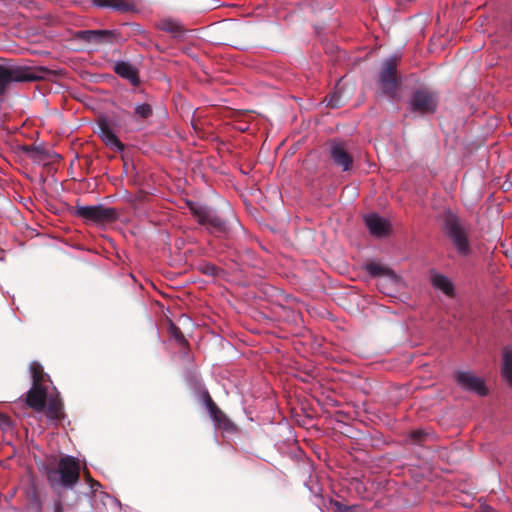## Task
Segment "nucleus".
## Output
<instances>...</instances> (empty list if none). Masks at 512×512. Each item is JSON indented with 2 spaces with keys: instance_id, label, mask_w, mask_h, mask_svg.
Segmentation results:
<instances>
[{
  "instance_id": "obj_1",
  "label": "nucleus",
  "mask_w": 512,
  "mask_h": 512,
  "mask_svg": "<svg viewBox=\"0 0 512 512\" xmlns=\"http://www.w3.org/2000/svg\"><path fill=\"white\" fill-rule=\"evenodd\" d=\"M47 481L53 490L72 489L80 479V463L73 456L61 457L55 467L47 469Z\"/></svg>"
},
{
  "instance_id": "obj_2",
  "label": "nucleus",
  "mask_w": 512,
  "mask_h": 512,
  "mask_svg": "<svg viewBox=\"0 0 512 512\" xmlns=\"http://www.w3.org/2000/svg\"><path fill=\"white\" fill-rule=\"evenodd\" d=\"M98 134L104 144L117 152H124L125 144L122 138L128 133L124 117L101 118L98 120Z\"/></svg>"
},
{
  "instance_id": "obj_3",
  "label": "nucleus",
  "mask_w": 512,
  "mask_h": 512,
  "mask_svg": "<svg viewBox=\"0 0 512 512\" xmlns=\"http://www.w3.org/2000/svg\"><path fill=\"white\" fill-rule=\"evenodd\" d=\"M73 213L85 223L96 225L110 224L119 216V211L116 208L103 205H76Z\"/></svg>"
},
{
  "instance_id": "obj_4",
  "label": "nucleus",
  "mask_w": 512,
  "mask_h": 512,
  "mask_svg": "<svg viewBox=\"0 0 512 512\" xmlns=\"http://www.w3.org/2000/svg\"><path fill=\"white\" fill-rule=\"evenodd\" d=\"M41 77L27 66L0 64V96H3L13 82H31Z\"/></svg>"
},
{
  "instance_id": "obj_5",
  "label": "nucleus",
  "mask_w": 512,
  "mask_h": 512,
  "mask_svg": "<svg viewBox=\"0 0 512 512\" xmlns=\"http://www.w3.org/2000/svg\"><path fill=\"white\" fill-rule=\"evenodd\" d=\"M48 387L32 385L30 389L19 398L20 402L35 412H44L48 398Z\"/></svg>"
},
{
  "instance_id": "obj_6",
  "label": "nucleus",
  "mask_w": 512,
  "mask_h": 512,
  "mask_svg": "<svg viewBox=\"0 0 512 512\" xmlns=\"http://www.w3.org/2000/svg\"><path fill=\"white\" fill-rule=\"evenodd\" d=\"M397 58L393 57L386 60L380 73V86L384 93L393 95L398 86L396 76Z\"/></svg>"
},
{
  "instance_id": "obj_7",
  "label": "nucleus",
  "mask_w": 512,
  "mask_h": 512,
  "mask_svg": "<svg viewBox=\"0 0 512 512\" xmlns=\"http://www.w3.org/2000/svg\"><path fill=\"white\" fill-rule=\"evenodd\" d=\"M456 381L463 389L475 392L478 395H486L487 393L483 380L471 372H459L456 375Z\"/></svg>"
},
{
  "instance_id": "obj_8",
  "label": "nucleus",
  "mask_w": 512,
  "mask_h": 512,
  "mask_svg": "<svg viewBox=\"0 0 512 512\" xmlns=\"http://www.w3.org/2000/svg\"><path fill=\"white\" fill-rule=\"evenodd\" d=\"M369 232L376 237H384L390 233L391 224L386 219L377 214H369L364 218Z\"/></svg>"
},
{
  "instance_id": "obj_9",
  "label": "nucleus",
  "mask_w": 512,
  "mask_h": 512,
  "mask_svg": "<svg viewBox=\"0 0 512 512\" xmlns=\"http://www.w3.org/2000/svg\"><path fill=\"white\" fill-rule=\"evenodd\" d=\"M44 412L46 417L55 423L65 418L64 403L59 393L52 394L47 398Z\"/></svg>"
},
{
  "instance_id": "obj_10",
  "label": "nucleus",
  "mask_w": 512,
  "mask_h": 512,
  "mask_svg": "<svg viewBox=\"0 0 512 512\" xmlns=\"http://www.w3.org/2000/svg\"><path fill=\"white\" fill-rule=\"evenodd\" d=\"M447 233L458 252L462 255H467L470 248L463 229L457 223H450L447 226Z\"/></svg>"
},
{
  "instance_id": "obj_11",
  "label": "nucleus",
  "mask_w": 512,
  "mask_h": 512,
  "mask_svg": "<svg viewBox=\"0 0 512 512\" xmlns=\"http://www.w3.org/2000/svg\"><path fill=\"white\" fill-rule=\"evenodd\" d=\"M411 107L414 111L421 113L433 112L436 108V102L429 92L418 91L411 100Z\"/></svg>"
},
{
  "instance_id": "obj_12",
  "label": "nucleus",
  "mask_w": 512,
  "mask_h": 512,
  "mask_svg": "<svg viewBox=\"0 0 512 512\" xmlns=\"http://www.w3.org/2000/svg\"><path fill=\"white\" fill-rule=\"evenodd\" d=\"M331 156L334 163L341 167L343 171H348L352 167V158L341 144L335 143L332 145Z\"/></svg>"
},
{
  "instance_id": "obj_13",
  "label": "nucleus",
  "mask_w": 512,
  "mask_h": 512,
  "mask_svg": "<svg viewBox=\"0 0 512 512\" xmlns=\"http://www.w3.org/2000/svg\"><path fill=\"white\" fill-rule=\"evenodd\" d=\"M80 36L87 42L107 43L112 42L116 35L109 30H85L80 32Z\"/></svg>"
},
{
  "instance_id": "obj_14",
  "label": "nucleus",
  "mask_w": 512,
  "mask_h": 512,
  "mask_svg": "<svg viewBox=\"0 0 512 512\" xmlns=\"http://www.w3.org/2000/svg\"><path fill=\"white\" fill-rule=\"evenodd\" d=\"M366 271L375 277H386L392 281H397V275L387 266L380 263H369L365 266Z\"/></svg>"
},
{
  "instance_id": "obj_15",
  "label": "nucleus",
  "mask_w": 512,
  "mask_h": 512,
  "mask_svg": "<svg viewBox=\"0 0 512 512\" xmlns=\"http://www.w3.org/2000/svg\"><path fill=\"white\" fill-rule=\"evenodd\" d=\"M431 282L435 289L442 291L447 296H452L454 287L452 282L446 276L440 273H433L431 275Z\"/></svg>"
},
{
  "instance_id": "obj_16",
  "label": "nucleus",
  "mask_w": 512,
  "mask_h": 512,
  "mask_svg": "<svg viewBox=\"0 0 512 512\" xmlns=\"http://www.w3.org/2000/svg\"><path fill=\"white\" fill-rule=\"evenodd\" d=\"M501 375L512 386V348L508 347L503 351Z\"/></svg>"
},
{
  "instance_id": "obj_17",
  "label": "nucleus",
  "mask_w": 512,
  "mask_h": 512,
  "mask_svg": "<svg viewBox=\"0 0 512 512\" xmlns=\"http://www.w3.org/2000/svg\"><path fill=\"white\" fill-rule=\"evenodd\" d=\"M32 385L46 386L45 382L49 380V376L44 372L43 366L36 361L30 363L29 366Z\"/></svg>"
},
{
  "instance_id": "obj_18",
  "label": "nucleus",
  "mask_w": 512,
  "mask_h": 512,
  "mask_svg": "<svg viewBox=\"0 0 512 512\" xmlns=\"http://www.w3.org/2000/svg\"><path fill=\"white\" fill-rule=\"evenodd\" d=\"M205 405L211 418L217 423H223L226 420L225 414L217 407L209 394L205 397Z\"/></svg>"
},
{
  "instance_id": "obj_19",
  "label": "nucleus",
  "mask_w": 512,
  "mask_h": 512,
  "mask_svg": "<svg viewBox=\"0 0 512 512\" xmlns=\"http://www.w3.org/2000/svg\"><path fill=\"white\" fill-rule=\"evenodd\" d=\"M92 3L97 7H109L119 11L128 10L125 0H92Z\"/></svg>"
},
{
  "instance_id": "obj_20",
  "label": "nucleus",
  "mask_w": 512,
  "mask_h": 512,
  "mask_svg": "<svg viewBox=\"0 0 512 512\" xmlns=\"http://www.w3.org/2000/svg\"><path fill=\"white\" fill-rule=\"evenodd\" d=\"M23 150L26 153H28L31 157L38 159L40 161L44 160V158L46 157V151L41 146H35V145L24 146Z\"/></svg>"
},
{
  "instance_id": "obj_21",
  "label": "nucleus",
  "mask_w": 512,
  "mask_h": 512,
  "mask_svg": "<svg viewBox=\"0 0 512 512\" xmlns=\"http://www.w3.org/2000/svg\"><path fill=\"white\" fill-rule=\"evenodd\" d=\"M152 115V108L149 104H140L135 107L134 117L137 119H146Z\"/></svg>"
},
{
  "instance_id": "obj_22",
  "label": "nucleus",
  "mask_w": 512,
  "mask_h": 512,
  "mask_svg": "<svg viewBox=\"0 0 512 512\" xmlns=\"http://www.w3.org/2000/svg\"><path fill=\"white\" fill-rule=\"evenodd\" d=\"M114 71L119 76L128 79V62H119L115 65Z\"/></svg>"
},
{
  "instance_id": "obj_23",
  "label": "nucleus",
  "mask_w": 512,
  "mask_h": 512,
  "mask_svg": "<svg viewBox=\"0 0 512 512\" xmlns=\"http://www.w3.org/2000/svg\"><path fill=\"white\" fill-rule=\"evenodd\" d=\"M12 425L11 419L9 416L0 412V428L2 430H6L10 428Z\"/></svg>"
},
{
  "instance_id": "obj_24",
  "label": "nucleus",
  "mask_w": 512,
  "mask_h": 512,
  "mask_svg": "<svg viewBox=\"0 0 512 512\" xmlns=\"http://www.w3.org/2000/svg\"><path fill=\"white\" fill-rule=\"evenodd\" d=\"M191 210L198 216L200 222H204L208 217L207 211L203 208L195 209L194 207H191Z\"/></svg>"
},
{
  "instance_id": "obj_25",
  "label": "nucleus",
  "mask_w": 512,
  "mask_h": 512,
  "mask_svg": "<svg viewBox=\"0 0 512 512\" xmlns=\"http://www.w3.org/2000/svg\"><path fill=\"white\" fill-rule=\"evenodd\" d=\"M129 77H130V84L135 85V86L138 85L139 79H138L137 73H136V71H134L131 68H130Z\"/></svg>"
},
{
  "instance_id": "obj_26",
  "label": "nucleus",
  "mask_w": 512,
  "mask_h": 512,
  "mask_svg": "<svg viewBox=\"0 0 512 512\" xmlns=\"http://www.w3.org/2000/svg\"><path fill=\"white\" fill-rule=\"evenodd\" d=\"M88 480L90 482V487L93 491H97V489L99 487H101V484L98 482V481H95L93 479H90V477L88 476Z\"/></svg>"
},
{
  "instance_id": "obj_27",
  "label": "nucleus",
  "mask_w": 512,
  "mask_h": 512,
  "mask_svg": "<svg viewBox=\"0 0 512 512\" xmlns=\"http://www.w3.org/2000/svg\"><path fill=\"white\" fill-rule=\"evenodd\" d=\"M54 512H64L63 504L60 500L54 503Z\"/></svg>"
},
{
  "instance_id": "obj_28",
  "label": "nucleus",
  "mask_w": 512,
  "mask_h": 512,
  "mask_svg": "<svg viewBox=\"0 0 512 512\" xmlns=\"http://www.w3.org/2000/svg\"><path fill=\"white\" fill-rule=\"evenodd\" d=\"M334 98H335V94L331 97V100L329 101V105H331L333 107L338 105V100L336 101V100H334Z\"/></svg>"
},
{
  "instance_id": "obj_29",
  "label": "nucleus",
  "mask_w": 512,
  "mask_h": 512,
  "mask_svg": "<svg viewBox=\"0 0 512 512\" xmlns=\"http://www.w3.org/2000/svg\"><path fill=\"white\" fill-rule=\"evenodd\" d=\"M419 435H420V432H419V431H416V432L414 433V436H415V437H418Z\"/></svg>"
},
{
  "instance_id": "obj_30",
  "label": "nucleus",
  "mask_w": 512,
  "mask_h": 512,
  "mask_svg": "<svg viewBox=\"0 0 512 512\" xmlns=\"http://www.w3.org/2000/svg\"><path fill=\"white\" fill-rule=\"evenodd\" d=\"M123 166H124V169H126L127 164H126V162H125V161H124V163H123Z\"/></svg>"
}]
</instances>
